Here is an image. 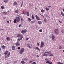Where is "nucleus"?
Listing matches in <instances>:
<instances>
[{
	"instance_id": "1",
	"label": "nucleus",
	"mask_w": 64,
	"mask_h": 64,
	"mask_svg": "<svg viewBox=\"0 0 64 64\" xmlns=\"http://www.w3.org/2000/svg\"><path fill=\"white\" fill-rule=\"evenodd\" d=\"M17 37H20V38H18V42H19V41L21 40L23 37V35L20 34H18V35Z\"/></svg>"
},
{
	"instance_id": "2",
	"label": "nucleus",
	"mask_w": 64,
	"mask_h": 64,
	"mask_svg": "<svg viewBox=\"0 0 64 64\" xmlns=\"http://www.w3.org/2000/svg\"><path fill=\"white\" fill-rule=\"evenodd\" d=\"M54 33L56 35H57L59 34V30L57 29H55L54 30Z\"/></svg>"
},
{
	"instance_id": "3",
	"label": "nucleus",
	"mask_w": 64,
	"mask_h": 64,
	"mask_svg": "<svg viewBox=\"0 0 64 64\" xmlns=\"http://www.w3.org/2000/svg\"><path fill=\"white\" fill-rule=\"evenodd\" d=\"M19 16V17L17 16L16 17V20L17 21V22H20V16Z\"/></svg>"
},
{
	"instance_id": "4",
	"label": "nucleus",
	"mask_w": 64,
	"mask_h": 64,
	"mask_svg": "<svg viewBox=\"0 0 64 64\" xmlns=\"http://www.w3.org/2000/svg\"><path fill=\"white\" fill-rule=\"evenodd\" d=\"M27 30L26 29H24L23 30H22L21 33L22 34H25V33H26V32H27Z\"/></svg>"
},
{
	"instance_id": "5",
	"label": "nucleus",
	"mask_w": 64,
	"mask_h": 64,
	"mask_svg": "<svg viewBox=\"0 0 64 64\" xmlns=\"http://www.w3.org/2000/svg\"><path fill=\"white\" fill-rule=\"evenodd\" d=\"M24 48H22L20 52V54H23V53L24 52Z\"/></svg>"
},
{
	"instance_id": "6",
	"label": "nucleus",
	"mask_w": 64,
	"mask_h": 64,
	"mask_svg": "<svg viewBox=\"0 0 64 64\" xmlns=\"http://www.w3.org/2000/svg\"><path fill=\"white\" fill-rule=\"evenodd\" d=\"M25 15H27V16H29V12L26 11L25 12Z\"/></svg>"
},
{
	"instance_id": "7",
	"label": "nucleus",
	"mask_w": 64,
	"mask_h": 64,
	"mask_svg": "<svg viewBox=\"0 0 64 64\" xmlns=\"http://www.w3.org/2000/svg\"><path fill=\"white\" fill-rule=\"evenodd\" d=\"M41 44V45H40V48H42V47H43V46L44 45V43L43 42H42Z\"/></svg>"
},
{
	"instance_id": "8",
	"label": "nucleus",
	"mask_w": 64,
	"mask_h": 64,
	"mask_svg": "<svg viewBox=\"0 0 64 64\" xmlns=\"http://www.w3.org/2000/svg\"><path fill=\"white\" fill-rule=\"evenodd\" d=\"M16 46H18L20 45V43L19 42H17L15 44Z\"/></svg>"
},
{
	"instance_id": "9",
	"label": "nucleus",
	"mask_w": 64,
	"mask_h": 64,
	"mask_svg": "<svg viewBox=\"0 0 64 64\" xmlns=\"http://www.w3.org/2000/svg\"><path fill=\"white\" fill-rule=\"evenodd\" d=\"M17 5H18V4H17L16 1H15L14 3V6H15L16 7V6H17Z\"/></svg>"
},
{
	"instance_id": "10",
	"label": "nucleus",
	"mask_w": 64,
	"mask_h": 64,
	"mask_svg": "<svg viewBox=\"0 0 64 64\" xmlns=\"http://www.w3.org/2000/svg\"><path fill=\"white\" fill-rule=\"evenodd\" d=\"M36 19L37 20H41V19L39 18V17L37 16V15H36Z\"/></svg>"
},
{
	"instance_id": "11",
	"label": "nucleus",
	"mask_w": 64,
	"mask_h": 64,
	"mask_svg": "<svg viewBox=\"0 0 64 64\" xmlns=\"http://www.w3.org/2000/svg\"><path fill=\"white\" fill-rule=\"evenodd\" d=\"M10 52H8V55H7V56H5V58H8L9 56H10Z\"/></svg>"
},
{
	"instance_id": "12",
	"label": "nucleus",
	"mask_w": 64,
	"mask_h": 64,
	"mask_svg": "<svg viewBox=\"0 0 64 64\" xmlns=\"http://www.w3.org/2000/svg\"><path fill=\"white\" fill-rule=\"evenodd\" d=\"M52 40L54 41L55 40L54 39H55V36H54V35L53 34H52Z\"/></svg>"
},
{
	"instance_id": "13",
	"label": "nucleus",
	"mask_w": 64,
	"mask_h": 64,
	"mask_svg": "<svg viewBox=\"0 0 64 64\" xmlns=\"http://www.w3.org/2000/svg\"><path fill=\"white\" fill-rule=\"evenodd\" d=\"M46 63H48V64H52V62H50L49 61V60H48L46 62Z\"/></svg>"
},
{
	"instance_id": "14",
	"label": "nucleus",
	"mask_w": 64,
	"mask_h": 64,
	"mask_svg": "<svg viewBox=\"0 0 64 64\" xmlns=\"http://www.w3.org/2000/svg\"><path fill=\"white\" fill-rule=\"evenodd\" d=\"M42 22L41 21L38 20V24H42Z\"/></svg>"
},
{
	"instance_id": "15",
	"label": "nucleus",
	"mask_w": 64,
	"mask_h": 64,
	"mask_svg": "<svg viewBox=\"0 0 64 64\" xmlns=\"http://www.w3.org/2000/svg\"><path fill=\"white\" fill-rule=\"evenodd\" d=\"M45 53H47V54H51V52L50 51L49 52H45Z\"/></svg>"
},
{
	"instance_id": "16",
	"label": "nucleus",
	"mask_w": 64,
	"mask_h": 64,
	"mask_svg": "<svg viewBox=\"0 0 64 64\" xmlns=\"http://www.w3.org/2000/svg\"><path fill=\"white\" fill-rule=\"evenodd\" d=\"M12 48L13 50H15V47L14 46H12Z\"/></svg>"
},
{
	"instance_id": "17",
	"label": "nucleus",
	"mask_w": 64,
	"mask_h": 64,
	"mask_svg": "<svg viewBox=\"0 0 64 64\" xmlns=\"http://www.w3.org/2000/svg\"><path fill=\"white\" fill-rule=\"evenodd\" d=\"M17 61H18L17 60H16L14 61H13L12 62V63L14 64H15V63H17Z\"/></svg>"
},
{
	"instance_id": "18",
	"label": "nucleus",
	"mask_w": 64,
	"mask_h": 64,
	"mask_svg": "<svg viewBox=\"0 0 64 64\" xmlns=\"http://www.w3.org/2000/svg\"><path fill=\"white\" fill-rule=\"evenodd\" d=\"M6 38V40H7L8 41H10V38L9 37H7Z\"/></svg>"
},
{
	"instance_id": "19",
	"label": "nucleus",
	"mask_w": 64,
	"mask_h": 64,
	"mask_svg": "<svg viewBox=\"0 0 64 64\" xmlns=\"http://www.w3.org/2000/svg\"><path fill=\"white\" fill-rule=\"evenodd\" d=\"M48 54L46 53H45L42 54V56H48Z\"/></svg>"
},
{
	"instance_id": "20",
	"label": "nucleus",
	"mask_w": 64,
	"mask_h": 64,
	"mask_svg": "<svg viewBox=\"0 0 64 64\" xmlns=\"http://www.w3.org/2000/svg\"><path fill=\"white\" fill-rule=\"evenodd\" d=\"M7 53H8V51L7 50H6L5 51V52H4V54L6 55L7 54Z\"/></svg>"
},
{
	"instance_id": "21",
	"label": "nucleus",
	"mask_w": 64,
	"mask_h": 64,
	"mask_svg": "<svg viewBox=\"0 0 64 64\" xmlns=\"http://www.w3.org/2000/svg\"><path fill=\"white\" fill-rule=\"evenodd\" d=\"M2 49H6V46H5L4 45H3L2 46Z\"/></svg>"
},
{
	"instance_id": "22",
	"label": "nucleus",
	"mask_w": 64,
	"mask_h": 64,
	"mask_svg": "<svg viewBox=\"0 0 64 64\" xmlns=\"http://www.w3.org/2000/svg\"><path fill=\"white\" fill-rule=\"evenodd\" d=\"M17 22V20L16 19H14V23H16Z\"/></svg>"
},
{
	"instance_id": "23",
	"label": "nucleus",
	"mask_w": 64,
	"mask_h": 64,
	"mask_svg": "<svg viewBox=\"0 0 64 64\" xmlns=\"http://www.w3.org/2000/svg\"><path fill=\"white\" fill-rule=\"evenodd\" d=\"M1 8L2 9H5V7H4V6H2Z\"/></svg>"
},
{
	"instance_id": "24",
	"label": "nucleus",
	"mask_w": 64,
	"mask_h": 64,
	"mask_svg": "<svg viewBox=\"0 0 64 64\" xmlns=\"http://www.w3.org/2000/svg\"><path fill=\"white\" fill-rule=\"evenodd\" d=\"M45 9H46V11H49V8H48V7H46L45 8Z\"/></svg>"
},
{
	"instance_id": "25",
	"label": "nucleus",
	"mask_w": 64,
	"mask_h": 64,
	"mask_svg": "<svg viewBox=\"0 0 64 64\" xmlns=\"http://www.w3.org/2000/svg\"><path fill=\"white\" fill-rule=\"evenodd\" d=\"M36 50H38V51H40V49L38 47L36 48Z\"/></svg>"
},
{
	"instance_id": "26",
	"label": "nucleus",
	"mask_w": 64,
	"mask_h": 64,
	"mask_svg": "<svg viewBox=\"0 0 64 64\" xmlns=\"http://www.w3.org/2000/svg\"><path fill=\"white\" fill-rule=\"evenodd\" d=\"M44 22L45 23L47 22V20H46V18H44Z\"/></svg>"
},
{
	"instance_id": "27",
	"label": "nucleus",
	"mask_w": 64,
	"mask_h": 64,
	"mask_svg": "<svg viewBox=\"0 0 64 64\" xmlns=\"http://www.w3.org/2000/svg\"><path fill=\"white\" fill-rule=\"evenodd\" d=\"M41 12L42 13H43L44 12H45V11L43 10V9H42L41 10Z\"/></svg>"
},
{
	"instance_id": "28",
	"label": "nucleus",
	"mask_w": 64,
	"mask_h": 64,
	"mask_svg": "<svg viewBox=\"0 0 64 64\" xmlns=\"http://www.w3.org/2000/svg\"><path fill=\"white\" fill-rule=\"evenodd\" d=\"M35 61V60H34L32 61H30L29 62V63H32V62H34Z\"/></svg>"
},
{
	"instance_id": "29",
	"label": "nucleus",
	"mask_w": 64,
	"mask_h": 64,
	"mask_svg": "<svg viewBox=\"0 0 64 64\" xmlns=\"http://www.w3.org/2000/svg\"><path fill=\"white\" fill-rule=\"evenodd\" d=\"M32 18L33 19H35V18L34 17V16L33 15H32Z\"/></svg>"
},
{
	"instance_id": "30",
	"label": "nucleus",
	"mask_w": 64,
	"mask_h": 64,
	"mask_svg": "<svg viewBox=\"0 0 64 64\" xmlns=\"http://www.w3.org/2000/svg\"><path fill=\"white\" fill-rule=\"evenodd\" d=\"M61 14L62 16L64 17V13L62 12H61Z\"/></svg>"
},
{
	"instance_id": "31",
	"label": "nucleus",
	"mask_w": 64,
	"mask_h": 64,
	"mask_svg": "<svg viewBox=\"0 0 64 64\" xmlns=\"http://www.w3.org/2000/svg\"><path fill=\"white\" fill-rule=\"evenodd\" d=\"M28 20L30 22H31V20L30 18H28Z\"/></svg>"
},
{
	"instance_id": "32",
	"label": "nucleus",
	"mask_w": 64,
	"mask_h": 64,
	"mask_svg": "<svg viewBox=\"0 0 64 64\" xmlns=\"http://www.w3.org/2000/svg\"><path fill=\"white\" fill-rule=\"evenodd\" d=\"M19 12V11L18 10H16L15 11L16 13H17Z\"/></svg>"
},
{
	"instance_id": "33",
	"label": "nucleus",
	"mask_w": 64,
	"mask_h": 64,
	"mask_svg": "<svg viewBox=\"0 0 64 64\" xmlns=\"http://www.w3.org/2000/svg\"><path fill=\"white\" fill-rule=\"evenodd\" d=\"M20 21H21V22H23V18H22V17L21 18Z\"/></svg>"
},
{
	"instance_id": "34",
	"label": "nucleus",
	"mask_w": 64,
	"mask_h": 64,
	"mask_svg": "<svg viewBox=\"0 0 64 64\" xmlns=\"http://www.w3.org/2000/svg\"><path fill=\"white\" fill-rule=\"evenodd\" d=\"M7 2H8V0H4V2L5 3H7Z\"/></svg>"
},
{
	"instance_id": "35",
	"label": "nucleus",
	"mask_w": 64,
	"mask_h": 64,
	"mask_svg": "<svg viewBox=\"0 0 64 64\" xmlns=\"http://www.w3.org/2000/svg\"><path fill=\"white\" fill-rule=\"evenodd\" d=\"M30 46V43H28L27 44V47H29Z\"/></svg>"
},
{
	"instance_id": "36",
	"label": "nucleus",
	"mask_w": 64,
	"mask_h": 64,
	"mask_svg": "<svg viewBox=\"0 0 64 64\" xmlns=\"http://www.w3.org/2000/svg\"><path fill=\"white\" fill-rule=\"evenodd\" d=\"M57 63L58 64H63V63L60 62H58Z\"/></svg>"
},
{
	"instance_id": "37",
	"label": "nucleus",
	"mask_w": 64,
	"mask_h": 64,
	"mask_svg": "<svg viewBox=\"0 0 64 64\" xmlns=\"http://www.w3.org/2000/svg\"><path fill=\"white\" fill-rule=\"evenodd\" d=\"M3 14H6L7 12H3Z\"/></svg>"
},
{
	"instance_id": "38",
	"label": "nucleus",
	"mask_w": 64,
	"mask_h": 64,
	"mask_svg": "<svg viewBox=\"0 0 64 64\" xmlns=\"http://www.w3.org/2000/svg\"><path fill=\"white\" fill-rule=\"evenodd\" d=\"M61 48H62V46L60 45L59 46V49H61Z\"/></svg>"
},
{
	"instance_id": "39",
	"label": "nucleus",
	"mask_w": 64,
	"mask_h": 64,
	"mask_svg": "<svg viewBox=\"0 0 64 64\" xmlns=\"http://www.w3.org/2000/svg\"><path fill=\"white\" fill-rule=\"evenodd\" d=\"M31 24H33V23H34V21H32L31 22Z\"/></svg>"
},
{
	"instance_id": "40",
	"label": "nucleus",
	"mask_w": 64,
	"mask_h": 64,
	"mask_svg": "<svg viewBox=\"0 0 64 64\" xmlns=\"http://www.w3.org/2000/svg\"><path fill=\"white\" fill-rule=\"evenodd\" d=\"M61 32H62V33H64V30H62Z\"/></svg>"
},
{
	"instance_id": "41",
	"label": "nucleus",
	"mask_w": 64,
	"mask_h": 64,
	"mask_svg": "<svg viewBox=\"0 0 64 64\" xmlns=\"http://www.w3.org/2000/svg\"><path fill=\"white\" fill-rule=\"evenodd\" d=\"M50 56H53V54H51L50 55Z\"/></svg>"
},
{
	"instance_id": "42",
	"label": "nucleus",
	"mask_w": 64,
	"mask_h": 64,
	"mask_svg": "<svg viewBox=\"0 0 64 64\" xmlns=\"http://www.w3.org/2000/svg\"><path fill=\"white\" fill-rule=\"evenodd\" d=\"M39 32H42V30H39Z\"/></svg>"
},
{
	"instance_id": "43",
	"label": "nucleus",
	"mask_w": 64,
	"mask_h": 64,
	"mask_svg": "<svg viewBox=\"0 0 64 64\" xmlns=\"http://www.w3.org/2000/svg\"><path fill=\"white\" fill-rule=\"evenodd\" d=\"M28 48H30H30H32V46H28Z\"/></svg>"
},
{
	"instance_id": "44",
	"label": "nucleus",
	"mask_w": 64,
	"mask_h": 64,
	"mask_svg": "<svg viewBox=\"0 0 64 64\" xmlns=\"http://www.w3.org/2000/svg\"><path fill=\"white\" fill-rule=\"evenodd\" d=\"M21 24H20L18 26V27H21Z\"/></svg>"
},
{
	"instance_id": "45",
	"label": "nucleus",
	"mask_w": 64,
	"mask_h": 64,
	"mask_svg": "<svg viewBox=\"0 0 64 64\" xmlns=\"http://www.w3.org/2000/svg\"><path fill=\"white\" fill-rule=\"evenodd\" d=\"M32 64H36V63L35 62H33L32 63Z\"/></svg>"
},
{
	"instance_id": "46",
	"label": "nucleus",
	"mask_w": 64,
	"mask_h": 64,
	"mask_svg": "<svg viewBox=\"0 0 64 64\" xmlns=\"http://www.w3.org/2000/svg\"><path fill=\"white\" fill-rule=\"evenodd\" d=\"M23 2H22V3L21 5V7H22V6H23Z\"/></svg>"
},
{
	"instance_id": "47",
	"label": "nucleus",
	"mask_w": 64,
	"mask_h": 64,
	"mask_svg": "<svg viewBox=\"0 0 64 64\" xmlns=\"http://www.w3.org/2000/svg\"><path fill=\"white\" fill-rule=\"evenodd\" d=\"M24 60L25 61H27V58L24 59Z\"/></svg>"
},
{
	"instance_id": "48",
	"label": "nucleus",
	"mask_w": 64,
	"mask_h": 64,
	"mask_svg": "<svg viewBox=\"0 0 64 64\" xmlns=\"http://www.w3.org/2000/svg\"><path fill=\"white\" fill-rule=\"evenodd\" d=\"M40 15H41V16H42L43 17V18H44V16H43L41 14H40Z\"/></svg>"
},
{
	"instance_id": "49",
	"label": "nucleus",
	"mask_w": 64,
	"mask_h": 64,
	"mask_svg": "<svg viewBox=\"0 0 64 64\" xmlns=\"http://www.w3.org/2000/svg\"><path fill=\"white\" fill-rule=\"evenodd\" d=\"M22 14H24V15H25V12H24L22 13Z\"/></svg>"
},
{
	"instance_id": "50",
	"label": "nucleus",
	"mask_w": 64,
	"mask_h": 64,
	"mask_svg": "<svg viewBox=\"0 0 64 64\" xmlns=\"http://www.w3.org/2000/svg\"><path fill=\"white\" fill-rule=\"evenodd\" d=\"M6 16H4V17L3 18L4 19H6Z\"/></svg>"
},
{
	"instance_id": "51",
	"label": "nucleus",
	"mask_w": 64,
	"mask_h": 64,
	"mask_svg": "<svg viewBox=\"0 0 64 64\" xmlns=\"http://www.w3.org/2000/svg\"><path fill=\"white\" fill-rule=\"evenodd\" d=\"M18 50H20V47H18Z\"/></svg>"
},
{
	"instance_id": "52",
	"label": "nucleus",
	"mask_w": 64,
	"mask_h": 64,
	"mask_svg": "<svg viewBox=\"0 0 64 64\" xmlns=\"http://www.w3.org/2000/svg\"><path fill=\"white\" fill-rule=\"evenodd\" d=\"M29 39V38H27L26 39V40H28Z\"/></svg>"
},
{
	"instance_id": "53",
	"label": "nucleus",
	"mask_w": 64,
	"mask_h": 64,
	"mask_svg": "<svg viewBox=\"0 0 64 64\" xmlns=\"http://www.w3.org/2000/svg\"><path fill=\"white\" fill-rule=\"evenodd\" d=\"M48 58H46L45 59V60H46V61H47V60H48Z\"/></svg>"
},
{
	"instance_id": "54",
	"label": "nucleus",
	"mask_w": 64,
	"mask_h": 64,
	"mask_svg": "<svg viewBox=\"0 0 64 64\" xmlns=\"http://www.w3.org/2000/svg\"><path fill=\"white\" fill-rule=\"evenodd\" d=\"M0 30L1 31V30H3V29L2 28H1L0 29Z\"/></svg>"
},
{
	"instance_id": "55",
	"label": "nucleus",
	"mask_w": 64,
	"mask_h": 64,
	"mask_svg": "<svg viewBox=\"0 0 64 64\" xmlns=\"http://www.w3.org/2000/svg\"><path fill=\"white\" fill-rule=\"evenodd\" d=\"M37 44L38 46H39V44L38 43Z\"/></svg>"
},
{
	"instance_id": "56",
	"label": "nucleus",
	"mask_w": 64,
	"mask_h": 64,
	"mask_svg": "<svg viewBox=\"0 0 64 64\" xmlns=\"http://www.w3.org/2000/svg\"><path fill=\"white\" fill-rule=\"evenodd\" d=\"M48 8H50L51 7V6H48Z\"/></svg>"
},
{
	"instance_id": "57",
	"label": "nucleus",
	"mask_w": 64,
	"mask_h": 64,
	"mask_svg": "<svg viewBox=\"0 0 64 64\" xmlns=\"http://www.w3.org/2000/svg\"><path fill=\"white\" fill-rule=\"evenodd\" d=\"M35 10H37V8H35Z\"/></svg>"
},
{
	"instance_id": "58",
	"label": "nucleus",
	"mask_w": 64,
	"mask_h": 64,
	"mask_svg": "<svg viewBox=\"0 0 64 64\" xmlns=\"http://www.w3.org/2000/svg\"><path fill=\"white\" fill-rule=\"evenodd\" d=\"M2 50V49H1V48H0V51H1Z\"/></svg>"
},
{
	"instance_id": "59",
	"label": "nucleus",
	"mask_w": 64,
	"mask_h": 64,
	"mask_svg": "<svg viewBox=\"0 0 64 64\" xmlns=\"http://www.w3.org/2000/svg\"><path fill=\"white\" fill-rule=\"evenodd\" d=\"M36 57H39V56L38 55H37L36 56Z\"/></svg>"
},
{
	"instance_id": "60",
	"label": "nucleus",
	"mask_w": 64,
	"mask_h": 64,
	"mask_svg": "<svg viewBox=\"0 0 64 64\" xmlns=\"http://www.w3.org/2000/svg\"><path fill=\"white\" fill-rule=\"evenodd\" d=\"M7 23H9V21H7V22H6Z\"/></svg>"
},
{
	"instance_id": "61",
	"label": "nucleus",
	"mask_w": 64,
	"mask_h": 64,
	"mask_svg": "<svg viewBox=\"0 0 64 64\" xmlns=\"http://www.w3.org/2000/svg\"><path fill=\"white\" fill-rule=\"evenodd\" d=\"M59 22H61V21L60 20L59 21Z\"/></svg>"
},
{
	"instance_id": "62",
	"label": "nucleus",
	"mask_w": 64,
	"mask_h": 64,
	"mask_svg": "<svg viewBox=\"0 0 64 64\" xmlns=\"http://www.w3.org/2000/svg\"><path fill=\"white\" fill-rule=\"evenodd\" d=\"M11 22V20H10V22Z\"/></svg>"
},
{
	"instance_id": "63",
	"label": "nucleus",
	"mask_w": 64,
	"mask_h": 64,
	"mask_svg": "<svg viewBox=\"0 0 64 64\" xmlns=\"http://www.w3.org/2000/svg\"><path fill=\"white\" fill-rule=\"evenodd\" d=\"M63 52L64 53V50H63Z\"/></svg>"
},
{
	"instance_id": "64",
	"label": "nucleus",
	"mask_w": 64,
	"mask_h": 64,
	"mask_svg": "<svg viewBox=\"0 0 64 64\" xmlns=\"http://www.w3.org/2000/svg\"><path fill=\"white\" fill-rule=\"evenodd\" d=\"M8 12H10L9 11H8Z\"/></svg>"
}]
</instances>
